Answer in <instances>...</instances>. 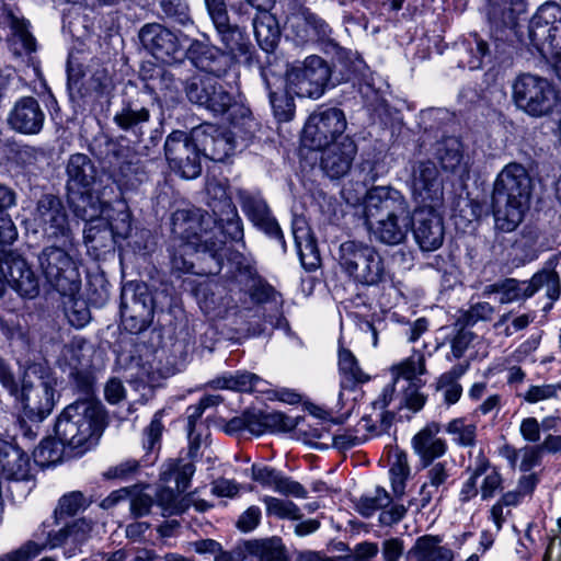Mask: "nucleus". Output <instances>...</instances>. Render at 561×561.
<instances>
[{"label": "nucleus", "mask_w": 561, "mask_h": 561, "mask_svg": "<svg viewBox=\"0 0 561 561\" xmlns=\"http://www.w3.org/2000/svg\"><path fill=\"white\" fill-rule=\"evenodd\" d=\"M530 296L545 289L547 297L554 302L561 294V283L558 273L553 270H541L528 280Z\"/></svg>", "instance_id": "obj_42"}, {"label": "nucleus", "mask_w": 561, "mask_h": 561, "mask_svg": "<svg viewBox=\"0 0 561 561\" xmlns=\"http://www.w3.org/2000/svg\"><path fill=\"white\" fill-rule=\"evenodd\" d=\"M290 93H276L270 92V101L273 107V112L275 117L279 122H288L293 118L295 114V104L293 98L289 96Z\"/></svg>", "instance_id": "obj_55"}, {"label": "nucleus", "mask_w": 561, "mask_h": 561, "mask_svg": "<svg viewBox=\"0 0 561 561\" xmlns=\"http://www.w3.org/2000/svg\"><path fill=\"white\" fill-rule=\"evenodd\" d=\"M188 56L197 68L215 76L224 71L227 62V57L218 48L198 41L191 44Z\"/></svg>", "instance_id": "obj_29"}, {"label": "nucleus", "mask_w": 561, "mask_h": 561, "mask_svg": "<svg viewBox=\"0 0 561 561\" xmlns=\"http://www.w3.org/2000/svg\"><path fill=\"white\" fill-rule=\"evenodd\" d=\"M253 552L260 561H288L280 540L276 538L256 543Z\"/></svg>", "instance_id": "obj_53"}, {"label": "nucleus", "mask_w": 561, "mask_h": 561, "mask_svg": "<svg viewBox=\"0 0 561 561\" xmlns=\"http://www.w3.org/2000/svg\"><path fill=\"white\" fill-rule=\"evenodd\" d=\"M158 503L163 511V515H178L183 513L187 504L179 500L172 490H162L158 494Z\"/></svg>", "instance_id": "obj_62"}, {"label": "nucleus", "mask_w": 561, "mask_h": 561, "mask_svg": "<svg viewBox=\"0 0 561 561\" xmlns=\"http://www.w3.org/2000/svg\"><path fill=\"white\" fill-rule=\"evenodd\" d=\"M195 252H190L185 243L173 242L171 253V266L172 270L180 273H188L193 268L191 256Z\"/></svg>", "instance_id": "obj_60"}, {"label": "nucleus", "mask_w": 561, "mask_h": 561, "mask_svg": "<svg viewBox=\"0 0 561 561\" xmlns=\"http://www.w3.org/2000/svg\"><path fill=\"white\" fill-rule=\"evenodd\" d=\"M347 121L342 110L319 108L308 118L304 127L302 140L306 146L320 150L336 142L346 130Z\"/></svg>", "instance_id": "obj_10"}, {"label": "nucleus", "mask_w": 561, "mask_h": 561, "mask_svg": "<svg viewBox=\"0 0 561 561\" xmlns=\"http://www.w3.org/2000/svg\"><path fill=\"white\" fill-rule=\"evenodd\" d=\"M192 137L202 154L214 161H224L236 148L232 133L211 124L193 128Z\"/></svg>", "instance_id": "obj_15"}, {"label": "nucleus", "mask_w": 561, "mask_h": 561, "mask_svg": "<svg viewBox=\"0 0 561 561\" xmlns=\"http://www.w3.org/2000/svg\"><path fill=\"white\" fill-rule=\"evenodd\" d=\"M561 391V383L531 385L523 394V399L528 403H538L540 401L554 399Z\"/></svg>", "instance_id": "obj_57"}, {"label": "nucleus", "mask_w": 561, "mask_h": 561, "mask_svg": "<svg viewBox=\"0 0 561 561\" xmlns=\"http://www.w3.org/2000/svg\"><path fill=\"white\" fill-rule=\"evenodd\" d=\"M330 77L331 68L328 62L311 55L287 69L286 89L288 93L299 98L319 99L324 93Z\"/></svg>", "instance_id": "obj_9"}, {"label": "nucleus", "mask_w": 561, "mask_h": 561, "mask_svg": "<svg viewBox=\"0 0 561 561\" xmlns=\"http://www.w3.org/2000/svg\"><path fill=\"white\" fill-rule=\"evenodd\" d=\"M449 377H439L437 390L443 392L444 401L448 405L455 404L461 397L462 388L456 380H449Z\"/></svg>", "instance_id": "obj_64"}, {"label": "nucleus", "mask_w": 561, "mask_h": 561, "mask_svg": "<svg viewBox=\"0 0 561 561\" xmlns=\"http://www.w3.org/2000/svg\"><path fill=\"white\" fill-rule=\"evenodd\" d=\"M105 427V412L93 398L78 400L67 405L59 415L55 432L60 444L73 449L90 448Z\"/></svg>", "instance_id": "obj_4"}, {"label": "nucleus", "mask_w": 561, "mask_h": 561, "mask_svg": "<svg viewBox=\"0 0 561 561\" xmlns=\"http://www.w3.org/2000/svg\"><path fill=\"white\" fill-rule=\"evenodd\" d=\"M0 382L25 417L42 421L51 413L56 403L57 380L43 365L27 367L20 386L11 368L0 358Z\"/></svg>", "instance_id": "obj_1"}, {"label": "nucleus", "mask_w": 561, "mask_h": 561, "mask_svg": "<svg viewBox=\"0 0 561 561\" xmlns=\"http://www.w3.org/2000/svg\"><path fill=\"white\" fill-rule=\"evenodd\" d=\"M424 373L425 357L420 352H414L411 356L391 367V374L394 380L399 378L412 380L417 375H423Z\"/></svg>", "instance_id": "obj_49"}, {"label": "nucleus", "mask_w": 561, "mask_h": 561, "mask_svg": "<svg viewBox=\"0 0 561 561\" xmlns=\"http://www.w3.org/2000/svg\"><path fill=\"white\" fill-rule=\"evenodd\" d=\"M252 479L260 484L272 489L285 496H294L297 499L307 497V490L297 481L284 477L277 470L267 467L253 465L251 468Z\"/></svg>", "instance_id": "obj_22"}, {"label": "nucleus", "mask_w": 561, "mask_h": 561, "mask_svg": "<svg viewBox=\"0 0 561 561\" xmlns=\"http://www.w3.org/2000/svg\"><path fill=\"white\" fill-rule=\"evenodd\" d=\"M513 101L517 108L533 117L548 116L559 103L553 84L546 78L525 73L513 83Z\"/></svg>", "instance_id": "obj_6"}, {"label": "nucleus", "mask_w": 561, "mask_h": 561, "mask_svg": "<svg viewBox=\"0 0 561 561\" xmlns=\"http://www.w3.org/2000/svg\"><path fill=\"white\" fill-rule=\"evenodd\" d=\"M426 470V482L421 488L422 506H426L435 496L443 493L451 477L454 466L450 461H437L424 465Z\"/></svg>", "instance_id": "obj_28"}, {"label": "nucleus", "mask_w": 561, "mask_h": 561, "mask_svg": "<svg viewBox=\"0 0 561 561\" xmlns=\"http://www.w3.org/2000/svg\"><path fill=\"white\" fill-rule=\"evenodd\" d=\"M242 209L255 227L266 234L278 239L285 245L284 237L276 220L271 216L266 203L257 196L244 194L241 196Z\"/></svg>", "instance_id": "obj_24"}, {"label": "nucleus", "mask_w": 561, "mask_h": 561, "mask_svg": "<svg viewBox=\"0 0 561 561\" xmlns=\"http://www.w3.org/2000/svg\"><path fill=\"white\" fill-rule=\"evenodd\" d=\"M499 294L501 304H511L530 298L528 282H519L515 278H507L502 282L486 285L483 289L484 296Z\"/></svg>", "instance_id": "obj_37"}, {"label": "nucleus", "mask_w": 561, "mask_h": 561, "mask_svg": "<svg viewBox=\"0 0 561 561\" xmlns=\"http://www.w3.org/2000/svg\"><path fill=\"white\" fill-rule=\"evenodd\" d=\"M61 456L58 443L53 438H47L41 442L38 447L34 450L35 460L42 465L56 463Z\"/></svg>", "instance_id": "obj_59"}, {"label": "nucleus", "mask_w": 561, "mask_h": 561, "mask_svg": "<svg viewBox=\"0 0 561 561\" xmlns=\"http://www.w3.org/2000/svg\"><path fill=\"white\" fill-rule=\"evenodd\" d=\"M407 558H419L423 561H453L454 554L450 549L440 546L437 537L424 536L416 540Z\"/></svg>", "instance_id": "obj_36"}, {"label": "nucleus", "mask_w": 561, "mask_h": 561, "mask_svg": "<svg viewBox=\"0 0 561 561\" xmlns=\"http://www.w3.org/2000/svg\"><path fill=\"white\" fill-rule=\"evenodd\" d=\"M1 22L10 27V48L16 56L30 55L36 50V41L27 30L26 21L9 8H3Z\"/></svg>", "instance_id": "obj_21"}, {"label": "nucleus", "mask_w": 561, "mask_h": 561, "mask_svg": "<svg viewBox=\"0 0 561 561\" xmlns=\"http://www.w3.org/2000/svg\"><path fill=\"white\" fill-rule=\"evenodd\" d=\"M46 280L61 295L77 294L81 286L78 261L69 250L47 247L38 255Z\"/></svg>", "instance_id": "obj_7"}, {"label": "nucleus", "mask_w": 561, "mask_h": 561, "mask_svg": "<svg viewBox=\"0 0 561 561\" xmlns=\"http://www.w3.org/2000/svg\"><path fill=\"white\" fill-rule=\"evenodd\" d=\"M122 323L130 333L146 330L153 319V300L145 284H129L122 291Z\"/></svg>", "instance_id": "obj_11"}, {"label": "nucleus", "mask_w": 561, "mask_h": 561, "mask_svg": "<svg viewBox=\"0 0 561 561\" xmlns=\"http://www.w3.org/2000/svg\"><path fill=\"white\" fill-rule=\"evenodd\" d=\"M437 156L445 170L455 172L462 168L461 144L456 138H446L437 149Z\"/></svg>", "instance_id": "obj_45"}, {"label": "nucleus", "mask_w": 561, "mask_h": 561, "mask_svg": "<svg viewBox=\"0 0 561 561\" xmlns=\"http://www.w3.org/2000/svg\"><path fill=\"white\" fill-rule=\"evenodd\" d=\"M531 190V178L522 164L513 162L502 169L492 194L497 230L512 232L522 224L530 206Z\"/></svg>", "instance_id": "obj_3"}, {"label": "nucleus", "mask_w": 561, "mask_h": 561, "mask_svg": "<svg viewBox=\"0 0 561 561\" xmlns=\"http://www.w3.org/2000/svg\"><path fill=\"white\" fill-rule=\"evenodd\" d=\"M11 287L24 298H35L39 294L38 278L21 256H12L0 264Z\"/></svg>", "instance_id": "obj_19"}, {"label": "nucleus", "mask_w": 561, "mask_h": 561, "mask_svg": "<svg viewBox=\"0 0 561 561\" xmlns=\"http://www.w3.org/2000/svg\"><path fill=\"white\" fill-rule=\"evenodd\" d=\"M87 505V500L81 492H70L59 500L55 514L59 517L72 516L84 510Z\"/></svg>", "instance_id": "obj_54"}, {"label": "nucleus", "mask_w": 561, "mask_h": 561, "mask_svg": "<svg viewBox=\"0 0 561 561\" xmlns=\"http://www.w3.org/2000/svg\"><path fill=\"white\" fill-rule=\"evenodd\" d=\"M267 516L279 519L299 520L302 518L300 508L290 500L279 499L271 495L261 497Z\"/></svg>", "instance_id": "obj_44"}, {"label": "nucleus", "mask_w": 561, "mask_h": 561, "mask_svg": "<svg viewBox=\"0 0 561 561\" xmlns=\"http://www.w3.org/2000/svg\"><path fill=\"white\" fill-rule=\"evenodd\" d=\"M293 236L301 264L309 271L318 267L320 263L316 242L305 220L296 219L293 224Z\"/></svg>", "instance_id": "obj_31"}, {"label": "nucleus", "mask_w": 561, "mask_h": 561, "mask_svg": "<svg viewBox=\"0 0 561 561\" xmlns=\"http://www.w3.org/2000/svg\"><path fill=\"white\" fill-rule=\"evenodd\" d=\"M101 216L107 221L114 241L126 239L131 231V219L128 207L123 202L115 205H106L101 210Z\"/></svg>", "instance_id": "obj_35"}, {"label": "nucleus", "mask_w": 561, "mask_h": 561, "mask_svg": "<svg viewBox=\"0 0 561 561\" xmlns=\"http://www.w3.org/2000/svg\"><path fill=\"white\" fill-rule=\"evenodd\" d=\"M197 148L201 147L196 146L193 137L188 138L185 133L180 130L171 133L164 144L167 160L174 170L183 162L184 157Z\"/></svg>", "instance_id": "obj_38"}, {"label": "nucleus", "mask_w": 561, "mask_h": 561, "mask_svg": "<svg viewBox=\"0 0 561 561\" xmlns=\"http://www.w3.org/2000/svg\"><path fill=\"white\" fill-rule=\"evenodd\" d=\"M10 124L24 134H37L44 123V113L34 98L19 100L11 112Z\"/></svg>", "instance_id": "obj_23"}, {"label": "nucleus", "mask_w": 561, "mask_h": 561, "mask_svg": "<svg viewBox=\"0 0 561 561\" xmlns=\"http://www.w3.org/2000/svg\"><path fill=\"white\" fill-rule=\"evenodd\" d=\"M476 476L482 477L480 482V495L483 501L494 497L502 489L503 479L496 468L490 466L485 459H480L476 466Z\"/></svg>", "instance_id": "obj_41"}, {"label": "nucleus", "mask_w": 561, "mask_h": 561, "mask_svg": "<svg viewBox=\"0 0 561 561\" xmlns=\"http://www.w3.org/2000/svg\"><path fill=\"white\" fill-rule=\"evenodd\" d=\"M440 206H417L413 216V236L423 251H435L444 242L445 227Z\"/></svg>", "instance_id": "obj_14"}, {"label": "nucleus", "mask_w": 561, "mask_h": 561, "mask_svg": "<svg viewBox=\"0 0 561 561\" xmlns=\"http://www.w3.org/2000/svg\"><path fill=\"white\" fill-rule=\"evenodd\" d=\"M33 220L42 231L53 239L64 238L70 243V228L61 201L54 195L42 196L33 214Z\"/></svg>", "instance_id": "obj_13"}, {"label": "nucleus", "mask_w": 561, "mask_h": 561, "mask_svg": "<svg viewBox=\"0 0 561 561\" xmlns=\"http://www.w3.org/2000/svg\"><path fill=\"white\" fill-rule=\"evenodd\" d=\"M445 432L450 436L453 443L461 447H471L476 444L477 424L466 417H457L449 421Z\"/></svg>", "instance_id": "obj_43"}, {"label": "nucleus", "mask_w": 561, "mask_h": 561, "mask_svg": "<svg viewBox=\"0 0 561 561\" xmlns=\"http://www.w3.org/2000/svg\"><path fill=\"white\" fill-rule=\"evenodd\" d=\"M227 53L231 57L236 58L241 55H245L249 51V42L244 34L236 26H231L229 23V16H226V21L222 25L214 24Z\"/></svg>", "instance_id": "obj_39"}, {"label": "nucleus", "mask_w": 561, "mask_h": 561, "mask_svg": "<svg viewBox=\"0 0 561 561\" xmlns=\"http://www.w3.org/2000/svg\"><path fill=\"white\" fill-rule=\"evenodd\" d=\"M410 187L419 206L443 205V182L435 163L419 161L412 168Z\"/></svg>", "instance_id": "obj_12"}, {"label": "nucleus", "mask_w": 561, "mask_h": 561, "mask_svg": "<svg viewBox=\"0 0 561 561\" xmlns=\"http://www.w3.org/2000/svg\"><path fill=\"white\" fill-rule=\"evenodd\" d=\"M265 432L280 433L290 432L298 425L297 419L285 415L280 412H265Z\"/></svg>", "instance_id": "obj_58"}, {"label": "nucleus", "mask_w": 561, "mask_h": 561, "mask_svg": "<svg viewBox=\"0 0 561 561\" xmlns=\"http://www.w3.org/2000/svg\"><path fill=\"white\" fill-rule=\"evenodd\" d=\"M201 156V148L194 149L190 154L184 157L183 162L175 170L185 179H195L202 171Z\"/></svg>", "instance_id": "obj_63"}, {"label": "nucleus", "mask_w": 561, "mask_h": 561, "mask_svg": "<svg viewBox=\"0 0 561 561\" xmlns=\"http://www.w3.org/2000/svg\"><path fill=\"white\" fill-rule=\"evenodd\" d=\"M204 220L199 210H176L172 216L173 242L185 243L190 252H197L203 242Z\"/></svg>", "instance_id": "obj_17"}, {"label": "nucleus", "mask_w": 561, "mask_h": 561, "mask_svg": "<svg viewBox=\"0 0 561 561\" xmlns=\"http://www.w3.org/2000/svg\"><path fill=\"white\" fill-rule=\"evenodd\" d=\"M439 431V425L433 423L421 430L412 439L413 449L423 465H430L447 451L446 440L437 436Z\"/></svg>", "instance_id": "obj_25"}, {"label": "nucleus", "mask_w": 561, "mask_h": 561, "mask_svg": "<svg viewBox=\"0 0 561 561\" xmlns=\"http://www.w3.org/2000/svg\"><path fill=\"white\" fill-rule=\"evenodd\" d=\"M390 480L393 492L402 495L405 489V481L410 474L408 457L404 453L396 451L391 457Z\"/></svg>", "instance_id": "obj_47"}, {"label": "nucleus", "mask_w": 561, "mask_h": 561, "mask_svg": "<svg viewBox=\"0 0 561 561\" xmlns=\"http://www.w3.org/2000/svg\"><path fill=\"white\" fill-rule=\"evenodd\" d=\"M263 380L255 374L238 371L222 375L213 380V386L218 389H228L242 392L254 391Z\"/></svg>", "instance_id": "obj_40"}, {"label": "nucleus", "mask_w": 561, "mask_h": 561, "mask_svg": "<svg viewBox=\"0 0 561 561\" xmlns=\"http://www.w3.org/2000/svg\"><path fill=\"white\" fill-rule=\"evenodd\" d=\"M44 550V546L35 541H27L20 548L0 557V561H30Z\"/></svg>", "instance_id": "obj_61"}, {"label": "nucleus", "mask_w": 561, "mask_h": 561, "mask_svg": "<svg viewBox=\"0 0 561 561\" xmlns=\"http://www.w3.org/2000/svg\"><path fill=\"white\" fill-rule=\"evenodd\" d=\"M255 38L265 51L273 50L279 39L280 32L277 20L267 10H259L253 20Z\"/></svg>", "instance_id": "obj_33"}, {"label": "nucleus", "mask_w": 561, "mask_h": 561, "mask_svg": "<svg viewBox=\"0 0 561 561\" xmlns=\"http://www.w3.org/2000/svg\"><path fill=\"white\" fill-rule=\"evenodd\" d=\"M285 28L301 44L323 39L330 34L328 24L308 11L290 14Z\"/></svg>", "instance_id": "obj_20"}, {"label": "nucleus", "mask_w": 561, "mask_h": 561, "mask_svg": "<svg viewBox=\"0 0 561 561\" xmlns=\"http://www.w3.org/2000/svg\"><path fill=\"white\" fill-rule=\"evenodd\" d=\"M364 214L376 241L397 245L407 239L411 227L410 208L399 191L386 186L373 187L365 196Z\"/></svg>", "instance_id": "obj_2"}, {"label": "nucleus", "mask_w": 561, "mask_h": 561, "mask_svg": "<svg viewBox=\"0 0 561 561\" xmlns=\"http://www.w3.org/2000/svg\"><path fill=\"white\" fill-rule=\"evenodd\" d=\"M211 88H216V79L211 77H195L187 82L185 91L192 103L203 105L207 103Z\"/></svg>", "instance_id": "obj_50"}, {"label": "nucleus", "mask_w": 561, "mask_h": 561, "mask_svg": "<svg viewBox=\"0 0 561 561\" xmlns=\"http://www.w3.org/2000/svg\"><path fill=\"white\" fill-rule=\"evenodd\" d=\"M525 11V0H486V16L496 28L513 27Z\"/></svg>", "instance_id": "obj_27"}, {"label": "nucleus", "mask_w": 561, "mask_h": 561, "mask_svg": "<svg viewBox=\"0 0 561 561\" xmlns=\"http://www.w3.org/2000/svg\"><path fill=\"white\" fill-rule=\"evenodd\" d=\"M529 37L540 54L561 69V7L542 4L530 21Z\"/></svg>", "instance_id": "obj_8"}, {"label": "nucleus", "mask_w": 561, "mask_h": 561, "mask_svg": "<svg viewBox=\"0 0 561 561\" xmlns=\"http://www.w3.org/2000/svg\"><path fill=\"white\" fill-rule=\"evenodd\" d=\"M149 118V110L144 106L134 107L131 105H126L114 115L115 124L123 130H133L147 123Z\"/></svg>", "instance_id": "obj_48"}, {"label": "nucleus", "mask_w": 561, "mask_h": 561, "mask_svg": "<svg viewBox=\"0 0 561 561\" xmlns=\"http://www.w3.org/2000/svg\"><path fill=\"white\" fill-rule=\"evenodd\" d=\"M68 188L83 194L94 180V168L82 153L71 156L67 165Z\"/></svg>", "instance_id": "obj_30"}, {"label": "nucleus", "mask_w": 561, "mask_h": 561, "mask_svg": "<svg viewBox=\"0 0 561 561\" xmlns=\"http://www.w3.org/2000/svg\"><path fill=\"white\" fill-rule=\"evenodd\" d=\"M391 396L392 390H383L382 399L374 403V413L362 417L357 425V431L365 430L371 434L379 435L389 428L393 420V413L385 411V409L389 404Z\"/></svg>", "instance_id": "obj_32"}, {"label": "nucleus", "mask_w": 561, "mask_h": 561, "mask_svg": "<svg viewBox=\"0 0 561 561\" xmlns=\"http://www.w3.org/2000/svg\"><path fill=\"white\" fill-rule=\"evenodd\" d=\"M233 105V96L230 93H228L224 89V87L219 84L218 81L216 80V88H211L207 103H204L202 106H205L207 110L211 111L215 114H224Z\"/></svg>", "instance_id": "obj_52"}, {"label": "nucleus", "mask_w": 561, "mask_h": 561, "mask_svg": "<svg viewBox=\"0 0 561 561\" xmlns=\"http://www.w3.org/2000/svg\"><path fill=\"white\" fill-rule=\"evenodd\" d=\"M15 205V192L7 185L0 184V248L12 244L18 238V229L11 217L3 215Z\"/></svg>", "instance_id": "obj_34"}, {"label": "nucleus", "mask_w": 561, "mask_h": 561, "mask_svg": "<svg viewBox=\"0 0 561 561\" xmlns=\"http://www.w3.org/2000/svg\"><path fill=\"white\" fill-rule=\"evenodd\" d=\"M0 470L8 479L27 480L31 471L30 458L18 446L1 440Z\"/></svg>", "instance_id": "obj_26"}, {"label": "nucleus", "mask_w": 561, "mask_h": 561, "mask_svg": "<svg viewBox=\"0 0 561 561\" xmlns=\"http://www.w3.org/2000/svg\"><path fill=\"white\" fill-rule=\"evenodd\" d=\"M64 296L67 297L64 306L65 314L69 323L77 329L85 327L91 319V313L87 301L80 297H77L76 294Z\"/></svg>", "instance_id": "obj_46"}, {"label": "nucleus", "mask_w": 561, "mask_h": 561, "mask_svg": "<svg viewBox=\"0 0 561 561\" xmlns=\"http://www.w3.org/2000/svg\"><path fill=\"white\" fill-rule=\"evenodd\" d=\"M339 367L343 375L356 382L369 380V376L362 370L353 353L343 346L339 350Z\"/></svg>", "instance_id": "obj_51"}, {"label": "nucleus", "mask_w": 561, "mask_h": 561, "mask_svg": "<svg viewBox=\"0 0 561 561\" xmlns=\"http://www.w3.org/2000/svg\"><path fill=\"white\" fill-rule=\"evenodd\" d=\"M390 504V496L383 489H376L375 495L373 496H364L360 499L357 507L358 512L365 516L369 517L378 510L385 508Z\"/></svg>", "instance_id": "obj_56"}, {"label": "nucleus", "mask_w": 561, "mask_h": 561, "mask_svg": "<svg viewBox=\"0 0 561 561\" xmlns=\"http://www.w3.org/2000/svg\"><path fill=\"white\" fill-rule=\"evenodd\" d=\"M323 150L321 168L332 179L345 175L357 153V146L353 138L344 136L341 141L333 142Z\"/></svg>", "instance_id": "obj_18"}, {"label": "nucleus", "mask_w": 561, "mask_h": 561, "mask_svg": "<svg viewBox=\"0 0 561 561\" xmlns=\"http://www.w3.org/2000/svg\"><path fill=\"white\" fill-rule=\"evenodd\" d=\"M335 259L341 271L356 284L375 286L389 278V272L379 251L364 241L342 242Z\"/></svg>", "instance_id": "obj_5"}, {"label": "nucleus", "mask_w": 561, "mask_h": 561, "mask_svg": "<svg viewBox=\"0 0 561 561\" xmlns=\"http://www.w3.org/2000/svg\"><path fill=\"white\" fill-rule=\"evenodd\" d=\"M141 43L160 61L170 64L182 56L181 45L174 33L160 24H147L139 33Z\"/></svg>", "instance_id": "obj_16"}]
</instances>
